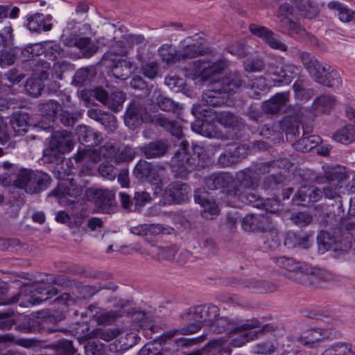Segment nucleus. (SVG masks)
Segmentation results:
<instances>
[{
    "label": "nucleus",
    "instance_id": "obj_60",
    "mask_svg": "<svg viewBox=\"0 0 355 355\" xmlns=\"http://www.w3.org/2000/svg\"><path fill=\"white\" fill-rule=\"evenodd\" d=\"M34 46H35V49H37V48L40 47V45L39 44H35Z\"/></svg>",
    "mask_w": 355,
    "mask_h": 355
},
{
    "label": "nucleus",
    "instance_id": "obj_58",
    "mask_svg": "<svg viewBox=\"0 0 355 355\" xmlns=\"http://www.w3.org/2000/svg\"><path fill=\"white\" fill-rule=\"evenodd\" d=\"M43 300L41 299L38 301V302H40V301H42ZM31 304H35V303H37V302H31Z\"/></svg>",
    "mask_w": 355,
    "mask_h": 355
},
{
    "label": "nucleus",
    "instance_id": "obj_62",
    "mask_svg": "<svg viewBox=\"0 0 355 355\" xmlns=\"http://www.w3.org/2000/svg\"><path fill=\"white\" fill-rule=\"evenodd\" d=\"M2 200H3V198L1 196H0V203L2 202Z\"/></svg>",
    "mask_w": 355,
    "mask_h": 355
},
{
    "label": "nucleus",
    "instance_id": "obj_45",
    "mask_svg": "<svg viewBox=\"0 0 355 355\" xmlns=\"http://www.w3.org/2000/svg\"><path fill=\"white\" fill-rule=\"evenodd\" d=\"M88 10V6L85 3H81L78 5L76 8V11L78 12H85Z\"/></svg>",
    "mask_w": 355,
    "mask_h": 355
},
{
    "label": "nucleus",
    "instance_id": "obj_4",
    "mask_svg": "<svg viewBox=\"0 0 355 355\" xmlns=\"http://www.w3.org/2000/svg\"><path fill=\"white\" fill-rule=\"evenodd\" d=\"M188 189L185 185L175 183L165 189L161 202L163 205L178 204L187 198Z\"/></svg>",
    "mask_w": 355,
    "mask_h": 355
},
{
    "label": "nucleus",
    "instance_id": "obj_1",
    "mask_svg": "<svg viewBox=\"0 0 355 355\" xmlns=\"http://www.w3.org/2000/svg\"><path fill=\"white\" fill-rule=\"evenodd\" d=\"M302 61L309 73L318 82L329 87L339 85L340 81L338 73L334 70L329 71V67L327 64L318 62L307 53L303 55Z\"/></svg>",
    "mask_w": 355,
    "mask_h": 355
},
{
    "label": "nucleus",
    "instance_id": "obj_54",
    "mask_svg": "<svg viewBox=\"0 0 355 355\" xmlns=\"http://www.w3.org/2000/svg\"><path fill=\"white\" fill-rule=\"evenodd\" d=\"M126 70L128 71L126 73L123 74V76H127L130 73V69L127 68ZM122 78H125V77H122Z\"/></svg>",
    "mask_w": 355,
    "mask_h": 355
},
{
    "label": "nucleus",
    "instance_id": "obj_48",
    "mask_svg": "<svg viewBox=\"0 0 355 355\" xmlns=\"http://www.w3.org/2000/svg\"><path fill=\"white\" fill-rule=\"evenodd\" d=\"M128 338H130V339H135V341L133 343V344H136L137 342V340L139 339V337L137 336L136 334H129L127 335Z\"/></svg>",
    "mask_w": 355,
    "mask_h": 355
},
{
    "label": "nucleus",
    "instance_id": "obj_50",
    "mask_svg": "<svg viewBox=\"0 0 355 355\" xmlns=\"http://www.w3.org/2000/svg\"><path fill=\"white\" fill-rule=\"evenodd\" d=\"M200 325H201V321L198 320L197 322V325L194 327V329L189 331V333L192 334V333H194L195 331H196V330L200 327Z\"/></svg>",
    "mask_w": 355,
    "mask_h": 355
},
{
    "label": "nucleus",
    "instance_id": "obj_43",
    "mask_svg": "<svg viewBox=\"0 0 355 355\" xmlns=\"http://www.w3.org/2000/svg\"><path fill=\"white\" fill-rule=\"evenodd\" d=\"M204 111L207 112V110L206 109H202L200 105H195V106H193V107L192 109L193 114L198 117H200L201 112H204Z\"/></svg>",
    "mask_w": 355,
    "mask_h": 355
},
{
    "label": "nucleus",
    "instance_id": "obj_7",
    "mask_svg": "<svg viewBox=\"0 0 355 355\" xmlns=\"http://www.w3.org/2000/svg\"><path fill=\"white\" fill-rule=\"evenodd\" d=\"M51 17L49 15L36 13L27 17V28L31 32L40 33L51 29Z\"/></svg>",
    "mask_w": 355,
    "mask_h": 355
},
{
    "label": "nucleus",
    "instance_id": "obj_33",
    "mask_svg": "<svg viewBox=\"0 0 355 355\" xmlns=\"http://www.w3.org/2000/svg\"><path fill=\"white\" fill-rule=\"evenodd\" d=\"M294 92L295 96L297 99H300L301 101L306 100L309 98L308 95H306V91L302 88H298L296 84L294 85Z\"/></svg>",
    "mask_w": 355,
    "mask_h": 355
},
{
    "label": "nucleus",
    "instance_id": "obj_40",
    "mask_svg": "<svg viewBox=\"0 0 355 355\" xmlns=\"http://www.w3.org/2000/svg\"><path fill=\"white\" fill-rule=\"evenodd\" d=\"M160 107L164 110H169L173 107V102L171 99L166 98L160 105Z\"/></svg>",
    "mask_w": 355,
    "mask_h": 355
},
{
    "label": "nucleus",
    "instance_id": "obj_34",
    "mask_svg": "<svg viewBox=\"0 0 355 355\" xmlns=\"http://www.w3.org/2000/svg\"><path fill=\"white\" fill-rule=\"evenodd\" d=\"M96 98L101 102L105 103L107 100V94L106 92L101 88H98L94 91Z\"/></svg>",
    "mask_w": 355,
    "mask_h": 355
},
{
    "label": "nucleus",
    "instance_id": "obj_16",
    "mask_svg": "<svg viewBox=\"0 0 355 355\" xmlns=\"http://www.w3.org/2000/svg\"><path fill=\"white\" fill-rule=\"evenodd\" d=\"M329 6L337 11V15L341 21L348 22L352 19L351 12L340 3L333 1L329 3Z\"/></svg>",
    "mask_w": 355,
    "mask_h": 355
},
{
    "label": "nucleus",
    "instance_id": "obj_53",
    "mask_svg": "<svg viewBox=\"0 0 355 355\" xmlns=\"http://www.w3.org/2000/svg\"><path fill=\"white\" fill-rule=\"evenodd\" d=\"M61 121L65 124V125H70L71 123H72V121H71L70 120H67V121H64V119H63V116H62L61 118Z\"/></svg>",
    "mask_w": 355,
    "mask_h": 355
},
{
    "label": "nucleus",
    "instance_id": "obj_30",
    "mask_svg": "<svg viewBox=\"0 0 355 355\" xmlns=\"http://www.w3.org/2000/svg\"><path fill=\"white\" fill-rule=\"evenodd\" d=\"M139 355H161L157 349H155L153 345L148 344L140 351Z\"/></svg>",
    "mask_w": 355,
    "mask_h": 355
},
{
    "label": "nucleus",
    "instance_id": "obj_47",
    "mask_svg": "<svg viewBox=\"0 0 355 355\" xmlns=\"http://www.w3.org/2000/svg\"><path fill=\"white\" fill-rule=\"evenodd\" d=\"M118 180L123 187H125L128 184V182L125 177L123 178L122 176H119Z\"/></svg>",
    "mask_w": 355,
    "mask_h": 355
},
{
    "label": "nucleus",
    "instance_id": "obj_2",
    "mask_svg": "<svg viewBox=\"0 0 355 355\" xmlns=\"http://www.w3.org/2000/svg\"><path fill=\"white\" fill-rule=\"evenodd\" d=\"M49 180V176L44 173L22 169L19 172L16 185L24 188L27 193H34L46 188Z\"/></svg>",
    "mask_w": 355,
    "mask_h": 355
},
{
    "label": "nucleus",
    "instance_id": "obj_42",
    "mask_svg": "<svg viewBox=\"0 0 355 355\" xmlns=\"http://www.w3.org/2000/svg\"><path fill=\"white\" fill-rule=\"evenodd\" d=\"M33 220L39 223H42L44 220V214L42 212L35 213L33 215Z\"/></svg>",
    "mask_w": 355,
    "mask_h": 355
},
{
    "label": "nucleus",
    "instance_id": "obj_57",
    "mask_svg": "<svg viewBox=\"0 0 355 355\" xmlns=\"http://www.w3.org/2000/svg\"><path fill=\"white\" fill-rule=\"evenodd\" d=\"M93 112H93L92 110H89V111H88V114H89L90 116H92V114H93Z\"/></svg>",
    "mask_w": 355,
    "mask_h": 355
},
{
    "label": "nucleus",
    "instance_id": "obj_13",
    "mask_svg": "<svg viewBox=\"0 0 355 355\" xmlns=\"http://www.w3.org/2000/svg\"><path fill=\"white\" fill-rule=\"evenodd\" d=\"M288 100V96L286 94H279L275 96L266 103V106L268 107V111L271 112H275L280 110L283 105H284Z\"/></svg>",
    "mask_w": 355,
    "mask_h": 355
},
{
    "label": "nucleus",
    "instance_id": "obj_29",
    "mask_svg": "<svg viewBox=\"0 0 355 355\" xmlns=\"http://www.w3.org/2000/svg\"><path fill=\"white\" fill-rule=\"evenodd\" d=\"M150 149H154L155 151L150 152L148 150L146 151L147 155L150 157H158L162 155L164 153V148H159V144H153L150 146Z\"/></svg>",
    "mask_w": 355,
    "mask_h": 355
},
{
    "label": "nucleus",
    "instance_id": "obj_27",
    "mask_svg": "<svg viewBox=\"0 0 355 355\" xmlns=\"http://www.w3.org/2000/svg\"><path fill=\"white\" fill-rule=\"evenodd\" d=\"M217 94H219V93L216 91H210L205 93L203 98L205 99V101L208 105H217L221 103L216 99L218 98Z\"/></svg>",
    "mask_w": 355,
    "mask_h": 355
},
{
    "label": "nucleus",
    "instance_id": "obj_9",
    "mask_svg": "<svg viewBox=\"0 0 355 355\" xmlns=\"http://www.w3.org/2000/svg\"><path fill=\"white\" fill-rule=\"evenodd\" d=\"M333 137L340 144H350L355 140V128L351 125H345L337 130Z\"/></svg>",
    "mask_w": 355,
    "mask_h": 355
},
{
    "label": "nucleus",
    "instance_id": "obj_18",
    "mask_svg": "<svg viewBox=\"0 0 355 355\" xmlns=\"http://www.w3.org/2000/svg\"><path fill=\"white\" fill-rule=\"evenodd\" d=\"M224 342L220 340H216L210 342L205 348V351L209 353L211 355H221V352L225 350L227 353H229L228 350H226Z\"/></svg>",
    "mask_w": 355,
    "mask_h": 355
},
{
    "label": "nucleus",
    "instance_id": "obj_38",
    "mask_svg": "<svg viewBox=\"0 0 355 355\" xmlns=\"http://www.w3.org/2000/svg\"><path fill=\"white\" fill-rule=\"evenodd\" d=\"M12 125L13 128L16 129V131H17L19 133L26 132L28 130V125L26 122L19 125L17 124V120L16 119L13 122Z\"/></svg>",
    "mask_w": 355,
    "mask_h": 355
},
{
    "label": "nucleus",
    "instance_id": "obj_26",
    "mask_svg": "<svg viewBox=\"0 0 355 355\" xmlns=\"http://www.w3.org/2000/svg\"><path fill=\"white\" fill-rule=\"evenodd\" d=\"M150 195L146 192H137L135 196V203L138 207H141L150 202Z\"/></svg>",
    "mask_w": 355,
    "mask_h": 355
},
{
    "label": "nucleus",
    "instance_id": "obj_21",
    "mask_svg": "<svg viewBox=\"0 0 355 355\" xmlns=\"http://www.w3.org/2000/svg\"><path fill=\"white\" fill-rule=\"evenodd\" d=\"M320 142V138L318 136H310L303 138L300 141V145L304 146V151H309L315 148Z\"/></svg>",
    "mask_w": 355,
    "mask_h": 355
},
{
    "label": "nucleus",
    "instance_id": "obj_31",
    "mask_svg": "<svg viewBox=\"0 0 355 355\" xmlns=\"http://www.w3.org/2000/svg\"><path fill=\"white\" fill-rule=\"evenodd\" d=\"M157 66L154 64H148L144 68V74L149 78H155L157 75Z\"/></svg>",
    "mask_w": 355,
    "mask_h": 355
},
{
    "label": "nucleus",
    "instance_id": "obj_12",
    "mask_svg": "<svg viewBox=\"0 0 355 355\" xmlns=\"http://www.w3.org/2000/svg\"><path fill=\"white\" fill-rule=\"evenodd\" d=\"M198 54H200V51H196V46L194 45H187L184 52L180 51L175 55H170V56L166 58L167 62H174L177 60H180L182 58H192Z\"/></svg>",
    "mask_w": 355,
    "mask_h": 355
},
{
    "label": "nucleus",
    "instance_id": "obj_59",
    "mask_svg": "<svg viewBox=\"0 0 355 355\" xmlns=\"http://www.w3.org/2000/svg\"><path fill=\"white\" fill-rule=\"evenodd\" d=\"M82 158H83V156H80V155L78 156V160H80Z\"/></svg>",
    "mask_w": 355,
    "mask_h": 355
},
{
    "label": "nucleus",
    "instance_id": "obj_44",
    "mask_svg": "<svg viewBox=\"0 0 355 355\" xmlns=\"http://www.w3.org/2000/svg\"><path fill=\"white\" fill-rule=\"evenodd\" d=\"M19 12V9L17 7H14L12 8L10 12V18H17L18 17Z\"/></svg>",
    "mask_w": 355,
    "mask_h": 355
},
{
    "label": "nucleus",
    "instance_id": "obj_49",
    "mask_svg": "<svg viewBox=\"0 0 355 355\" xmlns=\"http://www.w3.org/2000/svg\"><path fill=\"white\" fill-rule=\"evenodd\" d=\"M322 355H336L335 353H334V349H329L327 350H326Z\"/></svg>",
    "mask_w": 355,
    "mask_h": 355
},
{
    "label": "nucleus",
    "instance_id": "obj_5",
    "mask_svg": "<svg viewBox=\"0 0 355 355\" xmlns=\"http://www.w3.org/2000/svg\"><path fill=\"white\" fill-rule=\"evenodd\" d=\"M217 73H219V68L216 64H210L207 62H197L195 63L194 69H192L190 76L191 78L195 79L197 77H200L202 80H210L215 81L216 80L212 77Z\"/></svg>",
    "mask_w": 355,
    "mask_h": 355
},
{
    "label": "nucleus",
    "instance_id": "obj_52",
    "mask_svg": "<svg viewBox=\"0 0 355 355\" xmlns=\"http://www.w3.org/2000/svg\"><path fill=\"white\" fill-rule=\"evenodd\" d=\"M114 337H115V334H114V332H112L110 335H107V336H105L104 339L106 340H109Z\"/></svg>",
    "mask_w": 355,
    "mask_h": 355
},
{
    "label": "nucleus",
    "instance_id": "obj_36",
    "mask_svg": "<svg viewBox=\"0 0 355 355\" xmlns=\"http://www.w3.org/2000/svg\"><path fill=\"white\" fill-rule=\"evenodd\" d=\"M55 220L62 223H67L70 220L69 216L64 211H60L56 214Z\"/></svg>",
    "mask_w": 355,
    "mask_h": 355
},
{
    "label": "nucleus",
    "instance_id": "obj_8",
    "mask_svg": "<svg viewBox=\"0 0 355 355\" xmlns=\"http://www.w3.org/2000/svg\"><path fill=\"white\" fill-rule=\"evenodd\" d=\"M250 30L253 35L263 38L271 47L282 51L286 50L285 44L277 37H273L272 33L267 28L253 24L250 26Z\"/></svg>",
    "mask_w": 355,
    "mask_h": 355
},
{
    "label": "nucleus",
    "instance_id": "obj_3",
    "mask_svg": "<svg viewBox=\"0 0 355 355\" xmlns=\"http://www.w3.org/2000/svg\"><path fill=\"white\" fill-rule=\"evenodd\" d=\"M277 264L285 270L284 275L295 279H303L309 275L319 276L320 270L318 268L309 267L305 263L295 262L293 259L281 257L277 259Z\"/></svg>",
    "mask_w": 355,
    "mask_h": 355
},
{
    "label": "nucleus",
    "instance_id": "obj_15",
    "mask_svg": "<svg viewBox=\"0 0 355 355\" xmlns=\"http://www.w3.org/2000/svg\"><path fill=\"white\" fill-rule=\"evenodd\" d=\"M257 322H253L250 324H248L245 326V328L248 329L247 331L244 332L241 337L243 338V340L241 341L240 343L234 344V346L236 347H240L243 344H244L245 342H248L250 340H252L257 338V334L259 333V330L257 329Z\"/></svg>",
    "mask_w": 355,
    "mask_h": 355
},
{
    "label": "nucleus",
    "instance_id": "obj_64",
    "mask_svg": "<svg viewBox=\"0 0 355 355\" xmlns=\"http://www.w3.org/2000/svg\"><path fill=\"white\" fill-rule=\"evenodd\" d=\"M72 147L69 146V150H71Z\"/></svg>",
    "mask_w": 355,
    "mask_h": 355
},
{
    "label": "nucleus",
    "instance_id": "obj_55",
    "mask_svg": "<svg viewBox=\"0 0 355 355\" xmlns=\"http://www.w3.org/2000/svg\"><path fill=\"white\" fill-rule=\"evenodd\" d=\"M117 69H118V67H116V68H115V69H114V75H116V76H117V74H118Z\"/></svg>",
    "mask_w": 355,
    "mask_h": 355
},
{
    "label": "nucleus",
    "instance_id": "obj_24",
    "mask_svg": "<svg viewBox=\"0 0 355 355\" xmlns=\"http://www.w3.org/2000/svg\"><path fill=\"white\" fill-rule=\"evenodd\" d=\"M59 353H62L64 355H73L75 353V349L72 346L71 341L64 340L60 343L58 349Z\"/></svg>",
    "mask_w": 355,
    "mask_h": 355
},
{
    "label": "nucleus",
    "instance_id": "obj_17",
    "mask_svg": "<svg viewBox=\"0 0 355 355\" xmlns=\"http://www.w3.org/2000/svg\"><path fill=\"white\" fill-rule=\"evenodd\" d=\"M334 104V100L331 96H324L319 97L314 103L315 108L318 112H326Z\"/></svg>",
    "mask_w": 355,
    "mask_h": 355
},
{
    "label": "nucleus",
    "instance_id": "obj_25",
    "mask_svg": "<svg viewBox=\"0 0 355 355\" xmlns=\"http://www.w3.org/2000/svg\"><path fill=\"white\" fill-rule=\"evenodd\" d=\"M256 221L257 218L253 215L246 216L243 220L242 227L245 231H253Z\"/></svg>",
    "mask_w": 355,
    "mask_h": 355
},
{
    "label": "nucleus",
    "instance_id": "obj_41",
    "mask_svg": "<svg viewBox=\"0 0 355 355\" xmlns=\"http://www.w3.org/2000/svg\"><path fill=\"white\" fill-rule=\"evenodd\" d=\"M119 196L123 207L128 208L130 205V197L123 193H120Z\"/></svg>",
    "mask_w": 355,
    "mask_h": 355
},
{
    "label": "nucleus",
    "instance_id": "obj_56",
    "mask_svg": "<svg viewBox=\"0 0 355 355\" xmlns=\"http://www.w3.org/2000/svg\"><path fill=\"white\" fill-rule=\"evenodd\" d=\"M327 250V249H324V250L321 249L320 245H319V250H320V251H321V252H322V253H323V252H324V250Z\"/></svg>",
    "mask_w": 355,
    "mask_h": 355
},
{
    "label": "nucleus",
    "instance_id": "obj_61",
    "mask_svg": "<svg viewBox=\"0 0 355 355\" xmlns=\"http://www.w3.org/2000/svg\"><path fill=\"white\" fill-rule=\"evenodd\" d=\"M192 129H193V131H195V132H198V131L195 129L194 125H193V126H192Z\"/></svg>",
    "mask_w": 355,
    "mask_h": 355
},
{
    "label": "nucleus",
    "instance_id": "obj_19",
    "mask_svg": "<svg viewBox=\"0 0 355 355\" xmlns=\"http://www.w3.org/2000/svg\"><path fill=\"white\" fill-rule=\"evenodd\" d=\"M26 90L33 96H38L41 94L42 85L40 80L30 79L26 83Z\"/></svg>",
    "mask_w": 355,
    "mask_h": 355
},
{
    "label": "nucleus",
    "instance_id": "obj_28",
    "mask_svg": "<svg viewBox=\"0 0 355 355\" xmlns=\"http://www.w3.org/2000/svg\"><path fill=\"white\" fill-rule=\"evenodd\" d=\"M292 219L296 224L300 225L308 224L311 220V216L304 213H299L294 215Z\"/></svg>",
    "mask_w": 355,
    "mask_h": 355
},
{
    "label": "nucleus",
    "instance_id": "obj_63",
    "mask_svg": "<svg viewBox=\"0 0 355 355\" xmlns=\"http://www.w3.org/2000/svg\"><path fill=\"white\" fill-rule=\"evenodd\" d=\"M21 117H22L23 119H26V116L25 115L21 116Z\"/></svg>",
    "mask_w": 355,
    "mask_h": 355
},
{
    "label": "nucleus",
    "instance_id": "obj_20",
    "mask_svg": "<svg viewBox=\"0 0 355 355\" xmlns=\"http://www.w3.org/2000/svg\"><path fill=\"white\" fill-rule=\"evenodd\" d=\"M85 351L87 355H105L103 346L100 343L89 342L85 346Z\"/></svg>",
    "mask_w": 355,
    "mask_h": 355
},
{
    "label": "nucleus",
    "instance_id": "obj_23",
    "mask_svg": "<svg viewBox=\"0 0 355 355\" xmlns=\"http://www.w3.org/2000/svg\"><path fill=\"white\" fill-rule=\"evenodd\" d=\"M150 253L152 257L157 259H170L171 257L170 254H168L169 253H171V251L156 246H153L151 248Z\"/></svg>",
    "mask_w": 355,
    "mask_h": 355
},
{
    "label": "nucleus",
    "instance_id": "obj_10",
    "mask_svg": "<svg viewBox=\"0 0 355 355\" xmlns=\"http://www.w3.org/2000/svg\"><path fill=\"white\" fill-rule=\"evenodd\" d=\"M195 201L200 205L205 214L210 215V218H212L218 214V206L214 201L207 198L206 193H203L202 196H200L198 194V192H196L195 195Z\"/></svg>",
    "mask_w": 355,
    "mask_h": 355
},
{
    "label": "nucleus",
    "instance_id": "obj_11",
    "mask_svg": "<svg viewBox=\"0 0 355 355\" xmlns=\"http://www.w3.org/2000/svg\"><path fill=\"white\" fill-rule=\"evenodd\" d=\"M296 71L297 69L293 65L286 66L279 74V78L278 80L273 79V85L279 86L291 83L296 74Z\"/></svg>",
    "mask_w": 355,
    "mask_h": 355
},
{
    "label": "nucleus",
    "instance_id": "obj_51",
    "mask_svg": "<svg viewBox=\"0 0 355 355\" xmlns=\"http://www.w3.org/2000/svg\"><path fill=\"white\" fill-rule=\"evenodd\" d=\"M154 190H155V194H159L161 191H162V187L159 186V185H157L155 188H154Z\"/></svg>",
    "mask_w": 355,
    "mask_h": 355
},
{
    "label": "nucleus",
    "instance_id": "obj_32",
    "mask_svg": "<svg viewBox=\"0 0 355 355\" xmlns=\"http://www.w3.org/2000/svg\"><path fill=\"white\" fill-rule=\"evenodd\" d=\"M12 28L10 26H6L4 27L1 31H0V38H2V42H9L12 39Z\"/></svg>",
    "mask_w": 355,
    "mask_h": 355
},
{
    "label": "nucleus",
    "instance_id": "obj_35",
    "mask_svg": "<svg viewBox=\"0 0 355 355\" xmlns=\"http://www.w3.org/2000/svg\"><path fill=\"white\" fill-rule=\"evenodd\" d=\"M102 226V221L97 218H93L89 220L88 227L92 230H95Z\"/></svg>",
    "mask_w": 355,
    "mask_h": 355
},
{
    "label": "nucleus",
    "instance_id": "obj_37",
    "mask_svg": "<svg viewBox=\"0 0 355 355\" xmlns=\"http://www.w3.org/2000/svg\"><path fill=\"white\" fill-rule=\"evenodd\" d=\"M134 119L135 116L132 114L130 111H128L125 115L124 121L127 126L132 128L135 126V124L134 123Z\"/></svg>",
    "mask_w": 355,
    "mask_h": 355
},
{
    "label": "nucleus",
    "instance_id": "obj_14",
    "mask_svg": "<svg viewBox=\"0 0 355 355\" xmlns=\"http://www.w3.org/2000/svg\"><path fill=\"white\" fill-rule=\"evenodd\" d=\"M76 46L80 50L84 55L90 56L98 49V46L91 43L88 38H80L76 42Z\"/></svg>",
    "mask_w": 355,
    "mask_h": 355
},
{
    "label": "nucleus",
    "instance_id": "obj_46",
    "mask_svg": "<svg viewBox=\"0 0 355 355\" xmlns=\"http://www.w3.org/2000/svg\"><path fill=\"white\" fill-rule=\"evenodd\" d=\"M217 324L222 326L223 327H225L226 326H230L231 324L225 318H220L217 321Z\"/></svg>",
    "mask_w": 355,
    "mask_h": 355
},
{
    "label": "nucleus",
    "instance_id": "obj_39",
    "mask_svg": "<svg viewBox=\"0 0 355 355\" xmlns=\"http://www.w3.org/2000/svg\"><path fill=\"white\" fill-rule=\"evenodd\" d=\"M309 336L311 338H309L307 343H313L314 341L319 340L320 339V333L317 330L310 331L307 337Z\"/></svg>",
    "mask_w": 355,
    "mask_h": 355
},
{
    "label": "nucleus",
    "instance_id": "obj_6",
    "mask_svg": "<svg viewBox=\"0 0 355 355\" xmlns=\"http://www.w3.org/2000/svg\"><path fill=\"white\" fill-rule=\"evenodd\" d=\"M80 191L79 189L73 188V180L67 178L60 180L58 189L55 191V196L58 198L60 204H68L69 201L73 202V200H67L66 201L64 198H66L67 196L76 197Z\"/></svg>",
    "mask_w": 355,
    "mask_h": 355
},
{
    "label": "nucleus",
    "instance_id": "obj_22",
    "mask_svg": "<svg viewBox=\"0 0 355 355\" xmlns=\"http://www.w3.org/2000/svg\"><path fill=\"white\" fill-rule=\"evenodd\" d=\"M125 98V95L121 92H116L112 94L109 99V103L114 110H118V108L124 102Z\"/></svg>",
    "mask_w": 355,
    "mask_h": 355
}]
</instances>
